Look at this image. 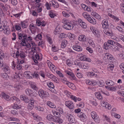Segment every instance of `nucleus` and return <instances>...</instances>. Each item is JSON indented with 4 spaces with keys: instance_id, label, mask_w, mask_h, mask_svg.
I'll return each instance as SVG.
<instances>
[{
    "instance_id": "f257e3e1",
    "label": "nucleus",
    "mask_w": 124,
    "mask_h": 124,
    "mask_svg": "<svg viewBox=\"0 0 124 124\" xmlns=\"http://www.w3.org/2000/svg\"><path fill=\"white\" fill-rule=\"evenodd\" d=\"M4 57V54L0 53V68L2 67V69L5 73L8 74L10 72V70L8 66L4 65L2 58Z\"/></svg>"
},
{
    "instance_id": "f03ea898",
    "label": "nucleus",
    "mask_w": 124,
    "mask_h": 124,
    "mask_svg": "<svg viewBox=\"0 0 124 124\" xmlns=\"http://www.w3.org/2000/svg\"><path fill=\"white\" fill-rule=\"evenodd\" d=\"M2 98L6 100L11 101L13 102H16L18 103H20V100L18 98L15 96H13L11 97L4 93H3L2 94Z\"/></svg>"
},
{
    "instance_id": "7ed1b4c3",
    "label": "nucleus",
    "mask_w": 124,
    "mask_h": 124,
    "mask_svg": "<svg viewBox=\"0 0 124 124\" xmlns=\"http://www.w3.org/2000/svg\"><path fill=\"white\" fill-rule=\"evenodd\" d=\"M18 39L19 40L21 39V42H23V43H25V40L27 39V35L24 33H18Z\"/></svg>"
},
{
    "instance_id": "20e7f679",
    "label": "nucleus",
    "mask_w": 124,
    "mask_h": 124,
    "mask_svg": "<svg viewBox=\"0 0 124 124\" xmlns=\"http://www.w3.org/2000/svg\"><path fill=\"white\" fill-rule=\"evenodd\" d=\"M91 115L92 117L96 123H100V118L95 112H92L91 113Z\"/></svg>"
},
{
    "instance_id": "39448f33",
    "label": "nucleus",
    "mask_w": 124,
    "mask_h": 124,
    "mask_svg": "<svg viewBox=\"0 0 124 124\" xmlns=\"http://www.w3.org/2000/svg\"><path fill=\"white\" fill-rule=\"evenodd\" d=\"M16 57L17 58L19 57L22 59H24L25 57V54L23 51L17 50L16 53Z\"/></svg>"
},
{
    "instance_id": "423d86ee",
    "label": "nucleus",
    "mask_w": 124,
    "mask_h": 124,
    "mask_svg": "<svg viewBox=\"0 0 124 124\" xmlns=\"http://www.w3.org/2000/svg\"><path fill=\"white\" fill-rule=\"evenodd\" d=\"M38 93L40 97H48L49 95V94L48 92H46L41 89L39 90L38 91Z\"/></svg>"
},
{
    "instance_id": "0eeeda50",
    "label": "nucleus",
    "mask_w": 124,
    "mask_h": 124,
    "mask_svg": "<svg viewBox=\"0 0 124 124\" xmlns=\"http://www.w3.org/2000/svg\"><path fill=\"white\" fill-rule=\"evenodd\" d=\"M65 116L68 119L70 122L73 123L75 122V118L72 115L69 114H66Z\"/></svg>"
},
{
    "instance_id": "6e6552de",
    "label": "nucleus",
    "mask_w": 124,
    "mask_h": 124,
    "mask_svg": "<svg viewBox=\"0 0 124 124\" xmlns=\"http://www.w3.org/2000/svg\"><path fill=\"white\" fill-rule=\"evenodd\" d=\"M6 26H3V27L2 26H0V31H1L3 30H4V32L7 35L9 34L10 33V30L8 28H5Z\"/></svg>"
},
{
    "instance_id": "1a4fd4ad",
    "label": "nucleus",
    "mask_w": 124,
    "mask_h": 124,
    "mask_svg": "<svg viewBox=\"0 0 124 124\" xmlns=\"http://www.w3.org/2000/svg\"><path fill=\"white\" fill-rule=\"evenodd\" d=\"M62 27L65 29L71 30L73 29L74 26L71 24L68 23L63 25Z\"/></svg>"
},
{
    "instance_id": "9d476101",
    "label": "nucleus",
    "mask_w": 124,
    "mask_h": 124,
    "mask_svg": "<svg viewBox=\"0 0 124 124\" xmlns=\"http://www.w3.org/2000/svg\"><path fill=\"white\" fill-rule=\"evenodd\" d=\"M78 117H79L81 121L85 122L87 120V117L82 112L80 114L78 115Z\"/></svg>"
},
{
    "instance_id": "9b49d317",
    "label": "nucleus",
    "mask_w": 124,
    "mask_h": 124,
    "mask_svg": "<svg viewBox=\"0 0 124 124\" xmlns=\"http://www.w3.org/2000/svg\"><path fill=\"white\" fill-rule=\"evenodd\" d=\"M65 105L70 109H73L74 107L73 102L70 101H66L65 102Z\"/></svg>"
},
{
    "instance_id": "f8f14e48",
    "label": "nucleus",
    "mask_w": 124,
    "mask_h": 124,
    "mask_svg": "<svg viewBox=\"0 0 124 124\" xmlns=\"http://www.w3.org/2000/svg\"><path fill=\"white\" fill-rule=\"evenodd\" d=\"M20 98L22 100L24 101L26 103H27L29 101L28 97L25 95L23 94L21 95Z\"/></svg>"
},
{
    "instance_id": "ddd939ff",
    "label": "nucleus",
    "mask_w": 124,
    "mask_h": 124,
    "mask_svg": "<svg viewBox=\"0 0 124 124\" xmlns=\"http://www.w3.org/2000/svg\"><path fill=\"white\" fill-rule=\"evenodd\" d=\"M102 23V27L103 29H107L108 28L109 24L107 20H103Z\"/></svg>"
},
{
    "instance_id": "4468645a",
    "label": "nucleus",
    "mask_w": 124,
    "mask_h": 124,
    "mask_svg": "<svg viewBox=\"0 0 124 124\" xmlns=\"http://www.w3.org/2000/svg\"><path fill=\"white\" fill-rule=\"evenodd\" d=\"M87 20L90 23L95 24H96V21L93 17L90 16L87 19Z\"/></svg>"
},
{
    "instance_id": "2eb2a0df",
    "label": "nucleus",
    "mask_w": 124,
    "mask_h": 124,
    "mask_svg": "<svg viewBox=\"0 0 124 124\" xmlns=\"http://www.w3.org/2000/svg\"><path fill=\"white\" fill-rule=\"evenodd\" d=\"M78 22L79 24L83 28L85 29L86 28L87 26L86 23L80 19H78Z\"/></svg>"
},
{
    "instance_id": "dca6fc26",
    "label": "nucleus",
    "mask_w": 124,
    "mask_h": 124,
    "mask_svg": "<svg viewBox=\"0 0 124 124\" xmlns=\"http://www.w3.org/2000/svg\"><path fill=\"white\" fill-rule=\"evenodd\" d=\"M90 29L92 31L93 33L95 35L98 36V35H99V31L94 27L93 26L91 27H90Z\"/></svg>"
},
{
    "instance_id": "f3484780",
    "label": "nucleus",
    "mask_w": 124,
    "mask_h": 124,
    "mask_svg": "<svg viewBox=\"0 0 124 124\" xmlns=\"http://www.w3.org/2000/svg\"><path fill=\"white\" fill-rule=\"evenodd\" d=\"M78 39L80 41L85 42L86 41V37L85 35H81L79 36Z\"/></svg>"
},
{
    "instance_id": "a211bd4d",
    "label": "nucleus",
    "mask_w": 124,
    "mask_h": 124,
    "mask_svg": "<svg viewBox=\"0 0 124 124\" xmlns=\"http://www.w3.org/2000/svg\"><path fill=\"white\" fill-rule=\"evenodd\" d=\"M73 49L77 51H81L82 50V47L79 46L75 45L73 47Z\"/></svg>"
},
{
    "instance_id": "6ab92c4d",
    "label": "nucleus",
    "mask_w": 124,
    "mask_h": 124,
    "mask_svg": "<svg viewBox=\"0 0 124 124\" xmlns=\"http://www.w3.org/2000/svg\"><path fill=\"white\" fill-rule=\"evenodd\" d=\"M12 108L16 109H17L21 108V106L17 104L16 102L14 103V105L12 107Z\"/></svg>"
},
{
    "instance_id": "aec40b11",
    "label": "nucleus",
    "mask_w": 124,
    "mask_h": 124,
    "mask_svg": "<svg viewBox=\"0 0 124 124\" xmlns=\"http://www.w3.org/2000/svg\"><path fill=\"white\" fill-rule=\"evenodd\" d=\"M67 44V40L65 39L63 40L62 41L61 44V47L62 48H65Z\"/></svg>"
},
{
    "instance_id": "412c9836",
    "label": "nucleus",
    "mask_w": 124,
    "mask_h": 124,
    "mask_svg": "<svg viewBox=\"0 0 124 124\" xmlns=\"http://www.w3.org/2000/svg\"><path fill=\"white\" fill-rule=\"evenodd\" d=\"M29 76H31V79L33 78H37L39 76L37 72H35L33 73L32 74L31 72V74Z\"/></svg>"
},
{
    "instance_id": "4be33fe9",
    "label": "nucleus",
    "mask_w": 124,
    "mask_h": 124,
    "mask_svg": "<svg viewBox=\"0 0 124 124\" xmlns=\"http://www.w3.org/2000/svg\"><path fill=\"white\" fill-rule=\"evenodd\" d=\"M31 74V72L29 71H26L24 73V77L28 79H31V76H29Z\"/></svg>"
},
{
    "instance_id": "5701e85b",
    "label": "nucleus",
    "mask_w": 124,
    "mask_h": 124,
    "mask_svg": "<svg viewBox=\"0 0 124 124\" xmlns=\"http://www.w3.org/2000/svg\"><path fill=\"white\" fill-rule=\"evenodd\" d=\"M96 97L99 99L101 100L102 99V96L99 92H96L95 93Z\"/></svg>"
},
{
    "instance_id": "b1692460",
    "label": "nucleus",
    "mask_w": 124,
    "mask_h": 124,
    "mask_svg": "<svg viewBox=\"0 0 124 124\" xmlns=\"http://www.w3.org/2000/svg\"><path fill=\"white\" fill-rule=\"evenodd\" d=\"M96 85V84L98 85L99 86L101 87H102L104 85L105 83L102 80H101L100 81H97V82H95Z\"/></svg>"
},
{
    "instance_id": "393cba45",
    "label": "nucleus",
    "mask_w": 124,
    "mask_h": 124,
    "mask_svg": "<svg viewBox=\"0 0 124 124\" xmlns=\"http://www.w3.org/2000/svg\"><path fill=\"white\" fill-rule=\"evenodd\" d=\"M47 104L48 106L51 108H54L56 107L55 105L50 101H47Z\"/></svg>"
},
{
    "instance_id": "a878e982",
    "label": "nucleus",
    "mask_w": 124,
    "mask_h": 124,
    "mask_svg": "<svg viewBox=\"0 0 124 124\" xmlns=\"http://www.w3.org/2000/svg\"><path fill=\"white\" fill-rule=\"evenodd\" d=\"M54 120L56 122L60 124L62 123L63 121L62 120L59 118V117L55 118V119H54Z\"/></svg>"
},
{
    "instance_id": "bb28decb",
    "label": "nucleus",
    "mask_w": 124,
    "mask_h": 124,
    "mask_svg": "<svg viewBox=\"0 0 124 124\" xmlns=\"http://www.w3.org/2000/svg\"><path fill=\"white\" fill-rule=\"evenodd\" d=\"M106 84L108 86H113L114 84V82L112 81L108 80L106 82Z\"/></svg>"
},
{
    "instance_id": "cd10ccee",
    "label": "nucleus",
    "mask_w": 124,
    "mask_h": 124,
    "mask_svg": "<svg viewBox=\"0 0 124 124\" xmlns=\"http://www.w3.org/2000/svg\"><path fill=\"white\" fill-rule=\"evenodd\" d=\"M27 23L25 21H22L20 23L22 27L23 28H26L28 26L26 24Z\"/></svg>"
},
{
    "instance_id": "c85d7f7f",
    "label": "nucleus",
    "mask_w": 124,
    "mask_h": 124,
    "mask_svg": "<svg viewBox=\"0 0 124 124\" xmlns=\"http://www.w3.org/2000/svg\"><path fill=\"white\" fill-rule=\"evenodd\" d=\"M53 12V11L51 10L49 12V16L52 18H54L56 16L55 14Z\"/></svg>"
},
{
    "instance_id": "c756f323",
    "label": "nucleus",
    "mask_w": 124,
    "mask_h": 124,
    "mask_svg": "<svg viewBox=\"0 0 124 124\" xmlns=\"http://www.w3.org/2000/svg\"><path fill=\"white\" fill-rule=\"evenodd\" d=\"M110 46H111L109 45L106 42L104 43L103 47L106 50L108 49L109 48H110Z\"/></svg>"
},
{
    "instance_id": "7c9ffc66",
    "label": "nucleus",
    "mask_w": 124,
    "mask_h": 124,
    "mask_svg": "<svg viewBox=\"0 0 124 124\" xmlns=\"http://www.w3.org/2000/svg\"><path fill=\"white\" fill-rule=\"evenodd\" d=\"M20 44L22 46H26L28 48H30L31 47V46L30 43H28V44H27L25 41V43H23V42H21Z\"/></svg>"
},
{
    "instance_id": "2f4dec72",
    "label": "nucleus",
    "mask_w": 124,
    "mask_h": 124,
    "mask_svg": "<svg viewBox=\"0 0 124 124\" xmlns=\"http://www.w3.org/2000/svg\"><path fill=\"white\" fill-rule=\"evenodd\" d=\"M7 73H2L1 74V76L2 78L6 79H8V76L7 74Z\"/></svg>"
},
{
    "instance_id": "473e14b6",
    "label": "nucleus",
    "mask_w": 124,
    "mask_h": 124,
    "mask_svg": "<svg viewBox=\"0 0 124 124\" xmlns=\"http://www.w3.org/2000/svg\"><path fill=\"white\" fill-rule=\"evenodd\" d=\"M114 67V65L113 64H109L108 66V70L112 71L113 70Z\"/></svg>"
},
{
    "instance_id": "72a5a7b5",
    "label": "nucleus",
    "mask_w": 124,
    "mask_h": 124,
    "mask_svg": "<svg viewBox=\"0 0 124 124\" xmlns=\"http://www.w3.org/2000/svg\"><path fill=\"white\" fill-rule=\"evenodd\" d=\"M35 108L36 110L40 111H43L44 110V109L43 107H41L39 106L36 107Z\"/></svg>"
},
{
    "instance_id": "f704fd0d",
    "label": "nucleus",
    "mask_w": 124,
    "mask_h": 124,
    "mask_svg": "<svg viewBox=\"0 0 124 124\" xmlns=\"http://www.w3.org/2000/svg\"><path fill=\"white\" fill-rule=\"evenodd\" d=\"M86 83L87 84L89 85H95L96 84L95 82H93L91 81H90L89 80L87 81L86 82Z\"/></svg>"
},
{
    "instance_id": "c9c22d12",
    "label": "nucleus",
    "mask_w": 124,
    "mask_h": 124,
    "mask_svg": "<svg viewBox=\"0 0 124 124\" xmlns=\"http://www.w3.org/2000/svg\"><path fill=\"white\" fill-rule=\"evenodd\" d=\"M47 85L50 88H54V85L53 83L51 82L47 83Z\"/></svg>"
},
{
    "instance_id": "e433bc0d",
    "label": "nucleus",
    "mask_w": 124,
    "mask_h": 124,
    "mask_svg": "<svg viewBox=\"0 0 124 124\" xmlns=\"http://www.w3.org/2000/svg\"><path fill=\"white\" fill-rule=\"evenodd\" d=\"M107 35L110 36H112V31L110 30L105 31L104 32Z\"/></svg>"
},
{
    "instance_id": "4c0bfd02",
    "label": "nucleus",
    "mask_w": 124,
    "mask_h": 124,
    "mask_svg": "<svg viewBox=\"0 0 124 124\" xmlns=\"http://www.w3.org/2000/svg\"><path fill=\"white\" fill-rule=\"evenodd\" d=\"M8 119L9 121H12L14 122L15 121H18L19 119L16 118H15L13 117H9L8 118Z\"/></svg>"
},
{
    "instance_id": "58836bf2",
    "label": "nucleus",
    "mask_w": 124,
    "mask_h": 124,
    "mask_svg": "<svg viewBox=\"0 0 124 124\" xmlns=\"http://www.w3.org/2000/svg\"><path fill=\"white\" fill-rule=\"evenodd\" d=\"M9 1H10L11 3L13 6L16 5L17 3V0H10Z\"/></svg>"
},
{
    "instance_id": "ea45409f",
    "label": "nucleus",
    "mask_w": 124,
    "mask_h": 124,
    "mask_svg": "<svg viewBox=\"0 0 124 124\" xmlns=\"http://www.w3.org/2000/svg\"><path fill=\"white\" fill-rule=\"evenodd\" d=\"M29 90H30V89H27L25 90V92L26 94L28 95H30L31 96H34L35 95V94H34L33 93H31L30 94L29 93Z\"/></svg>"
},
{
    "instance_id": "a19ab883",
    "label": "nucleus",
    "mask_w": 124,
    "mask_h": 124,
    "mask_svg": "<svg viewBox=\"0 0 124 124\" xmlns=\"http://www.w3.org/2000/svg\"><path fill=\"white\" fill-rule=\"evenodd\" d=\"M88 43L89 44L91 45L93 47H95V44L93 41L91 40H89L88 41Z\"/></svg>"
},
{
    "instance_id": "79ce46f5",
    "label": "nucleus",
    "mask_w": 124,
    "mask_h": 124,
    "mask_svg": "<svg viewBox=\"0 0 124 124\" xmlns=\"http://www.w3.org/2000/svg\"><path fill=\"white\" fill-rule=\"evenodd\" d=\"M112 115L113 116H114L116 118H119L120 117V115L118 114H117L116 113H112Z\"/></svg>"
},
{
    "instance_id": "37998d69",
    "label": "nucleus",
    "mask_w": 124,
    "mask_h": 124,
    "mask_svg": "<svg viewBox=\"0 0 124 124\" xmlns=\"http://www.w3.org/2000/svg\"><path fill=\"white\" fill-rule=\"evenodd\" d=\"M29 101L28 102L29 104H30L31 105H33V104L35 101L34 99L33 98H31L29 100Z\"/></svg>"
},
{
    "instance_id": "c03bdc74",
    "label": "nucleus",
    "mask_w": 124,
    "mask_h": 124,
    "mask_svg": "<svg viewBox=\"0 0 124 124\" xmlns=\"http://www.w3.org/2000/svg\"><path fill=\"white\" fill-rule=\"evenodd\" d=\"M69 37L70 39L72 40L74 38L75 36L74 34L70 33L69 35Z\"/></svg>"
},
{
    "instance_id": "a18cd8bd",
    "label": "nucleus",
    "mask_w": 124,
    "mask_h": 124,
    "mask_svg": "<svg viewBox=\"0 0 124 124\" xmlns=\"http://www.w3.org/2000/svg\"><path fill=\"white\" fill-rule=\"evenodd\" d=\"M82 15L83 17L87 19L90 16V15H88L85 12L83 13Z\"/></svg>"
},
{
    "instance_id": "49530a36",
    "label": "nucleus",
    "mask_w": 124,
    "mask_h": 124,
    "mask_svg": "<svg viewBox=\"0 0 124 124\" xmlns=\"http://www.w3.org/2000/svg\"><path fill=\"white\" fill-rule=\"evenodd\" d=\"M108 44L112 45H114L115 43V42L113 40H108Z\"/></svg>"
},
{
    "instance_id": "de8ad7c7",
    "label": "nucleus",
    "mask_w": 124,
    "mask_h": 124,
    "mask_svg": "<svg viewBox=\"0 0 124 124\" xmlns=\"http://www.w3.org/2000/svg\"><path fill=\"white\" fill-rule=\"evenodd\" d=\"M20 85H19V83H17V84H15L14 85V87L16 88L17 90H18L19 89L20 86Z\"/></svg>"
},
{
    "instance_id": "09e8293b",
    "label": "nucleus",
    "mask_w": 124,
    "mask_h": 124,
    "mask_svg": "<svg viewBox=\"0 0 124 124\" xmlns=\"http://www.w3.org/2000/svg\"><path fill=\"white\" fill-rule=\"evenodd\" d=\"M53 117L54 116L51 114L48 115L47 116L46 118L49 120H51L52 119Z\"/></svg>"
},
{
    "instance_id": "8fccbe9b",
    "label": "nucleus",
    "mask_w": 124,
    "mask_h": 124,
    "mask_svg": "<svg viewBox=\"0 0 124 124\" xmlns=\"http://www.w3.org/2000/svg\"><path fill=\"white\" fill-rule=\"evenodd\" d=\"M116 46L113 45L110 47V48L113 51H116Z\"/></svg>"
},
{
    "instance_id": "3c124183",
    "label": "nucleus",
    "mask_w": 124,
    "mask_h": 124,
    "mask_svg": "<svg viewBox=\"0 0 124 124\" xmlns=\"http://www.w3.org/2000/svg\"><path fill=\"white\" fill-rule=\"evenodd\" d=\"M62 14L63 16L66 17H68L70 15L69 14L65 11H63L62 12Z\"/></svg>"
},
{
    "instance_id": "603ef678",
    "label": "nucleus",
    "mask_w": 124,
    "mask_h": 124,
    "mask_svg": "<svg viewBox=\"0 0 124 124\" xmlns=\"http://www.w3.org/2000/svg\"><path fill=\"white\" fill-rule=\"evenodd\" d=\"M15 28L17 30H20L21 28L20 24H18L16 25L15 26Z\"/></svg>"
},
{
    "instance_id": "864d4df0",
    "label": "nucleus",
    "mask_w": 124,
    "mask_h": 124,
    "mask_svg": "<svg viewBox=\"0 0 124 124\" xmlns=\"http://www.w3.org/2000/svg\"><path fill=\"white\" fill-rule=\"evenodd\" d=\"M67 85H68V86L70 87L71 88L72 86H74V84L72 83H70L69 82H66V83H65Z\"/></svg>"
},
{
    "instance_id": "5fc2aeb1",
    "label": "nucleus",
    "mask_w": 124,
    "mask_h": 124,
    "mask_svg": "<svg viewBox=\"0 0 124 124\" xmlns=\"http://www.w3.org/2000/svg\"><path fill=\"white\" fill-rule=\"evenodd\" d=\"M28 108L30 110H31L34 107L33 105L29 104L28 105Z\"/></svg>"
},
{
    "instance_id": "6e6d98bb",
    "label": "nucleus",
    "mask_w": 124,
    "mask_h": 124,
    "mask_svg": "<svg viewBox=\"0 0 124 124\" xmlns=\"http://www.w3.org/2000/svg\"><path fill=\"white\" fill-rule=\"evenodd\" d=\"M86 49L90 53H92L93 52V50L92 49L89 47H87L86 48Z\"/></svg>"
},
{
    "instance_id": "4d7b16f0",
    "label": "nucleus",
    "mask_w": 124,
    "mask_h": 124,
    "mask_svg": "<svg viewBox=\"0 0 124 124\" xmlns=\"http://www.w3.org/2000/svg\"><path fill=\"white\" fill-rule=\"evenodd\" d=\"M66 64L69 66H70L72 64V63H71L69 59H67L66 61Z\"/></svg>"
},
{
    "instance_id": "13d9d810",
    "label": "nucleus",
    "mask_w": 124,
    "mask_h": 124,
    "mask_svg": "<svg viewBox=\"0 0 124 124\" xmlns=\"http://www.w3.org/2000/svg\"><path fill=\"white\" fill-rule=\"evenodd\" d=\"M42 36L40 34H39L36 36V37H35V39H36V38H38V39L39 40H41L42 38Z\"/></svg>"
},
{
    "instance_id": "bf43d9fd",
    "label": "nucleus",
    "mask_w": 124,
    "mask_h": 124,
    "mask_svg": "<svg viewBox=\"0 0 124 124\" xmlns=\"http://www.w3.org/2000/svg\"><path fill=\"white\" fill-rule=\"evenodd\" d=\"M57 74L60 77H63L64 76L59 71L57 70L56 71Z\"/></svg>"
},
{
    "instance_id": "052dcab7",
    "label": "nucleus",
    "mask_w": 124,
    "mask_h": 124,
    "mask_svg": "<svg viewBox=\"0 0 124 124\" xmlns=\"http://www.w3.org/2000/svg\"><path fill=\"white\" fill-rule=\"evenodd\" d=\"M94 17L99 20H100L101 19V16L97 13H96Z\"/></svg>"
},
{
    "instance_id": "680f3d73",
    "label": "nucleus",
    "mask_w": 124,
    "mask_h": 124,
    "mask_svg": "<svg viewBox=\"0 0 124 124\" xmlns=\"http://www.w3.org/2000/svg\"><path fill=\"white\" fill-rule=\"evenodd\" d=\"M116 87L115 86L110 87H109V89L111 91H115L116 89Z\"/></svg>"
},
{
    "instance_id": "e2e57ef3",
    "label": "nucleus",
    "mask_w": 124,
    "mask_h": 124,
    "mask_svg": "<svg viewBox=\"0 0 124 124\" xmlns=\"http://www.w3.org/2000/svg\"><path fill=\"white\" fill-rule=\"evenodd\" d=\"M89 65L86 64H84L83 66V68L84 69H87L89 68Z\"/></svg>"
},
{
    "instance_id": "0e129e2a",
    "label": "nucleus",
    "mask_w": 124,
    "mask_h": 124,
    "mask_svg": "<svg viewBox=\"0 0 124 124\" xmlns=\"http://www.w3.org/2000/svg\"><path fill=\"white\" fill-rule=\"evenodd\" d=\"M11 113L13 115H16L18 114L17 111L15 109L12 110L11 111Z\"/></svg>"
},
{
    "instance_id": "69168bd1",
    "label": "nucleus",
    "mask_w": 124,
    "mask_h": 124,
    "mask_svg": "<svg viewBox=\"0 0 124 124\" xmlns=\"http://www.w3.org/2000/svg\"><path fill=\"white\" fill-rule=\"evenodd\" d=\"M54 4L53 5V6L55 8H57L59 7V4L58 3L54 2Z\"/></svg>"
},
{
    "instance_id": "338daca9",
    "label": "nucleus",
    "mask_w": 124,
    "mask_h": 124,
    "mask_svg": "<svg viewBox=\"0 0 124 124\" xmlns=\"http://www.w3.org/2000/svg\"><path fill=\"white\" fill-rule=\"evenodd\" d=\"M17 69L18 70H20L22 68V66L20 63H19L16 66Z\"/></svg>"
},
{
    "instance_id": "774afa93",
    "label": "nucleus",
    "mask_w": 124,
    "mask_h": 124,
    "mask_svg": "<svg viewBox=\"0 0 124 124\" xmlns=\"http://www.w3.org/2000/svg\"><path fill=\"white\" fill-rule=\"evenodd\" d=\"M16 120L14 122H10L8 124H21L19 122L18 123L17 122H16Z\"/></svg>"
}]
</instances>
